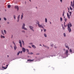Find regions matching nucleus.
I'll return each mask as SVG.
<instances>
[{
    "mask_svg": "<svg viewBox=\"0 0 74 74\" xmlns=\"http://www.w3.org/2000/svg\"><path fill=\"white\" fill-rule=\"evenodd\" d=\"M21 52L20 51H18V53H17V55L18 56L20 53Z\"/></svg>",
    "mask_w": 74,
    "mask_h": 74,
    "instance_id": "nucleus-22",
    "label": "nucleus"
},
{
    "mask_svg": "<svg viewBox=\"0 0 74 74\" xmlns=\"http://www.w3.org/2000/svg\"><path fill=\"white\" fill-rule=\"evenodd\" d=\"M67 15L68 18L69 19H70V15H69L68 13H67Z\"/></svg>",
    "mask_w": 74,
    "mask_h": 74,
    "instance_id": "nucleus-8",
    "label": "nucleus"
},
{
    "mask_svg": "<svg viewBox=\"0 0 74 74\" xmlns=\"http://www.w3.org/2000/svg\"><path fill=\"white\" fill-rule=\"evenodd\" d=\"M43 45V47H45V48L47 47V46L46 45Z\"/></svg>",
    "mask_w": 74,
    "mask_h": 74,
    "instance_id": "nucleus-35",
    "label": "nucleus"
},
{
    "mask_svg": "<svg viewBox=\"0 0 74 74\" xmlns=\"http://www.w3.org/2000/svg\"><path fill=\"white\" fill-rule=\"evenodd\" d=\"M50 24H51V22H50Z\"/></svg>",
    "mask_w": 74,
    "mask_h": 74,
    "instance_id": "nucleus-64",
    "label": "nucleus"
},
{
    "mask_svg": "<svg viewBox=\"0 0 74 74\" xmlns=\"http://www.w3.org/2000/svg\"><path fill=\"white\" fill-rule=\"evenodd\" d=\"M62 27L63 29V30H64V29H65L64 27H63V24H62Z\"/></svg>",
    "mask_w": 74,
    "mask_h": 74,
    "instance_id": "nucleus-29",
    "label": "nucleus"
},
{
    "mask_svg": "<svg viewBox=\"0 0 74 74\" xmlns=\"http://www.w3.org/2000/svg\"><path fill=\"white\" fill-rule=\"evenodd\" d=\"M64 27H66V25H64Z\"/></svg>",
    "mask_w": 74,
    "mask_h": 74,
    "instance_id": "nucleus-50",
    "label": "nucleus"
},
{
    "mask_svg": "<svg viewBox=\"0 0 74 74\" xmlns=\"http://www.w3.org/2000/svg\"><path fill=\"white\" fill-rule=\"evenodd\" d=\"M65 46L66 48H67L68 50H69V47L68 46V45L66 43L65 44Z\"/></svg>",
    "mask_w": 74,
    "mask_h": 74,
    "instance_id": "nucleus-7",
    "label": "nucleus"
},
{
    "mask_svg": "<svg viewBox=\"0 0 74 74\" xmlns=\"http://www.w3.org/2000/svg\"><path fill=\"white\" fill-rule=\"evenodd\" d=\"M38 26L39 27H40L41 28H44V27H43V26H42L41 25H40V24H39V22H38Z\"/></svg>",
    "mask_w": 74,
    "mask_h": 74,
    "instance_id": "nucleus-4",
    "label": "nucleus"
},
{
    "mask_svg": "<svg viewBox=\"0 0 74 74\" xmlns=\"http://www.w3.org/2000/svg\"><path fill=\"white\" fill-rule=\"evenodd\" d=\"M8 67V65H6V67Z\"/></svg>",
    "mask_w": 74,
    "mask_h": 74,
    "instance_id": "nucleus-57",
    "label": "nucleus"
},
{
    "mask_svg": "<svg viewBox=\"0 0 74 74\" xmlns=\"http://www.w3.org/2000/svg\"><path fill=\"white\" fill-rule=\"evenodd\" d=\"M23 18V14H22L21 15V19H22V18Z\"/></svg>",
    "mask_w": 74,
    "mask_h": 74,
    "instance_id": "nucleus-16",
    "label": "nucleus"
},
{
    "mask_svg": "<svg viewBox=\"0 0 74 74\" xmlns=\"http://www.w3.org/2000/svg\"><path fill=\"white\" fill-rule=\"evenodd\" d=\"M19 43L20 44H22V42H21V40H19Z\"/></svg>",
    "mask_w": 74,
    "mask_h": 74,
    "instance_id": "nucleus-19",
    "label": "nucleus"
},
{
    "mask_svg": "<svg viewBox=\"0 0 74 74\" xmlns=\"http://www.w3.org/2000/svg\"><path fill=\"white\" fill-rule=\"evenodd\" d=\"M69 51L70 52H72V50H71V49H70Z\"/></svg>",
    "mask_w": 74,
    "mask_h": 74,
    "instance_id": "nucleus-34",
    "label": "nucleus"
},
{
    "mask_svg": "<svg viewBox=\"0 0 74 74\" xmlns=\"http://www.w3.org/2000/svg\"><path fill=\"white\" fill-rule=\"evenodd\" d=\"M64 13H65L64 11H63V14H64Z\"/></svg>",
    "mask_w": 74,
    "mask_h": 74,
    "instance_id": "nucleus-46",
    "label": "nucleus"
},
{
    "mask_svg": "<svg viewBox=\"0 0 74 74\" xmlns=\"http://www.w3.org/2000/svg\"><path fill=\"white\" fill-rule=\"evenodd\" d=\"M54 48H57V46H56V45H55L54 46Z\"/></svg>",
    "mask_w": 74,
    "mask_h": 74,
    "instance_id": "nucleus-37",
    "label": "nucleus"
},
{
    "mask_svg": "<svg viewBox=\"0 0 74 74\" xmlns=\"http://www.w3.org/2000/svg\"><path fill=\"white\" fill-rule=\"evenodd\" d=\"M64 37H66V34L65 33H64Z\"/></svg>",
    "mask_w": 74,
    "mask_h": 74,
    "instance_id": "nucleus-38",
    "label": "nucleus"
},
{
    "mask_svg": "<svg viewBox=\"0 0 74 74\" xmlns=\"http://www.w3.org/2000/svg\"><path fill=\"white\" fill-rule=\"evenodd\" d=\"M34 61V60H28L27 61H29V62H33V61Z\"/></svg>",
    "mask_w": 74,
    "mask_h": 74,
    "instance_id": "nucleus-11",
    "label": "nucleus"
},
{
    "mask_svg": "<svg viewBox=\"0 0 74 74\" xmlns=\"http://www.w3.org/2000/svg\"><path fill=\"white\" fill-rule=\"evenodd\" d=\"M39 53H38V54H36V55H39Z\"/></svg>",
    "mask_w": 74,
    "mask_h": 74,
    "instance_id": "nucleus-63",
    "label": "nucleus"
},
{
    "mask_svg": "<svg viewBox=\"0 0 74 74\" xmlns=\"http://www.w3.org/2000/svg\"><path fill=\"white\" fill-rule=\"evenodd\" d=\"M40 46H41V44H40Z\"/></svg>",
    "mask_w": 74,
    "mask_h": 74,
    "instance_id": "nucleus-60",
    "label": "nucleus"
},
{
    "mask_svg": "<svg viewBox=\"0 0 74 74\" xmlns=\"http://www.w3.org/2000/svg\"><path fill=\"white\" fill-rule=\"evenodd\" d=\"M60 1L61 3H62V2H63V1L62 0H60Z\"/></svg>",
    "mask_w": 74,
    "mask_h": 74,
    "instance_id": "nucleus-43",
    "label": "nucleus"
},
{
    "mask_svg": "<svg viewBox=\"0 0 74 74\" xmlns=\"http://www.w3.org/2000/svg\"><path fill=\"white\" fill-rule=\"evenodd\" d=\"M42 30H43L42 29H41V32H42Z\"/></svg>",
    "mask_w": 74,
    "mask_h": 74,
    "instance_id": "nucleus-61",
    "label": "nucleus"
},
{
    "mask_svg": "<svg viewBox=\"0 0 74 74\" xmlns=\"http://www.w3.org/2000/svg\"><path fill=\"white\" fill-rule=\"evenodd\" d=\"M7 23L8 24H9V22H8Z\"/></svg>",
    "mask_w": 74,
    "mask_h": 74,
    "instance_id": "nucleus-56",
    "label": "nucleus"
},
{
    "mask_svg": "<svg viewBox=\"0 0 74 74\" xmlns=\"http://www.w3.org/2000/svg\"><path fill=\"white\" fill-rule=\"evenodd\" d=\"M29 54H31V55H33V53H28Z\"/></svg>",
    "mask_w": 74,
    "mask_h": 74,
    "instance_id": "nucleus-31",
    "label": "nucleus"
},
{
    "mask_svg": "<svg viewBox=\"0 0 74 74\" xmlns=\"http://www.w3.org/2000/svg\"><path fill=\"white\" fill-rule=\"evenodd\" d=\"M25 23L23 24L22 27V29H24V30H27V29L25 27Z\"/></svg>",
    "mask_w": 74,
    "mask_h": 74,
    "instance_id": "nucleus-2",
    "label": "nucleus"
},
{
    "mask_svg": "<svg viewBox=\"0 0 74 74\" xmlns=\"http://www.w3.org/2000/svg\"><path fill=\"white\" fill-rule=\"evenodd\" d=\"M7 57H8H8H9V55H8Z\"/></svg>",
    "mask_w": 74,
    "mask_h": 74,
    "instance_id": "nucleus-58",
    "label": "nucleus"
},
{
    "mask_svg": "<svg viewBox=\"0 0 74 74\" xmlns=\"http://www.w3.org/2000/svg\"><path fill=\"white\" fill-rule=\"evenodd\" d=\"M29 44H31V45H32L33 44V43H31Z\"/></svg>",
    "mask_w": 74,
    "mask_h": 74,
    "instance_id": "nucleus-52",
    "label": "nucleus"
},
{
    "mask_svg": "<svg viewBox=\"0 0 74 74\" xmlns=\"http://www.w3.org/2000/svg\"><path fill=\"white\" fill-rule=\"evenodd\" d=\"M22 42L23 43V45H25V43H24V41H23V40H22Z\"/></svg>",
    "mask_w": 74,
    "mask_h": 74,
    "instance_id": "nucleus-20",
    "label": "nucleus"
},
{
    "mask_svg": "<svg viewBox=\"0 0 74 74\" xmlns=\"http://www.w3.org/2000/svg\"><path fill=\"white\" fill-rule=\"evenodd\" d=\"M20 17V15H19L18 17V19H19V18Z\"/></svg>",
    "mask_w": 74,
    "mask_h": 74,
    "instance_id": "nucleus-30",
    "label": "nucleus"
},
{
    "mask_svg": "<svg viewBox=\"0 0 74 74\" xmlns=\"http://www.w3.org/2000/svg\"><path fill=\"white\" fill-rule=\"evenodd\" d=\"M45 22L46 23L47 22V18H45Z\"/></svg>",
    "mask_w": 74,
    "mask_h": 74,
    "instance_id": "nucleus-26",
    "label": "nucleus"
},
{
    "mask_svg": "<svg viewBox=\"0 0 74 74\" xmlns=\"http://www.w3.org/2000/svg\"><path fill=\"white\" fill-rule=\"evenodd\" d=\"M12 42L13 44H14V45H15V42H14V41H13Z\"/></svg>",
    "mask_w": 74,
    "mask_h": 74,
    "instance_id": "nucleus-33",
    "label": "nucleus"
},
{
    "mask_svg": "<svg viewBox=\"0 0 74 74\" xmlns=\"http://www.w3.org/2000/svg\"><path fill=\"white\" fill-rule=\"evenodd\" d=\"M69 14H69L70 16H71V14H72V12H69Z\"/></svg>",
    "mask_w": 74,
    "mask_h": 74,
    "instance_id": "nucleus-18",
    "label": "nucleus"
},
{
    "mask_svg": "<svg viewBox=\"0 0 74 74\" xmlns=\"http://www.w3.org/2000/svg\"><path fill=\"white\" fill-rule=\"evenodd\" d=\"M44 36L45 37H47V35L46 34H44Z\"/></svg>",
    "mask_w": 74,
    "mask_h": 74,
    "instance_id": "nucleus-28",
    "label": "nucleus"
},
{
    "mask_svg": "<svg viewBox=\"0 0 74 74\" xmlns=\"http://www.w3.org/2000/svg\"><path fill=\"white\" fill-rule=\"evenodd\" d=\"M29 27L31 30H32V31H33V32H34V30L33 29V27L32 26H29Z\"/></svg>",
    "mask_w": 74,
    "mask_h": 74,
    "instance_id": "nucleus-5",
    "label": "nucleus"
},
{
    "mask_svg": "<svg viewBox=\"0 0 74 74\" xmlns=\"http://www.w3.org/2000/svg\"><path fill=\"white\" fill-rule=\"evenodd\" d=\"M19 19H18L17 22H19Z\"/></svg>",
    "mask_w": 74,
    "mask_h": 74,
    "instance_id": "nucleus-49",
    "label": "nucleus"
},
{
    "mask_svg": "<svg viewBox=\"0 0 74 74\" xmlns=\"http://www.w3.org/2000/svg\"><path fill=\"white\" fill-rule=\"evenodd\" d=\"M4 20H5V21H6V20H7V19H6V18L4 17Z\"/></svg>",
    "mask_w": 74,
    "mask_h": 74,
    "instance_id": "nucleus-39",
    "label": "nucleus"
},
{
    "mask_svg": "<svg viewBox=\"0 0 74 74\" xmlns=\"http://www.w3.org/2000/svg\"><path fill=\"white\" fill-rule=\"evenodd\" d=\"M70 9L71 10H73V8H71V6H70Z\"/></svg>",
    "mask_w": 74,
    "mask_h": 74,
    "instance_id": "nucleus-23",
    "label": "nucleus"
},
{
    "mask_svg": "<svg viewBox=\"0 0 74 74\" xmlns=\"http://www.w3.org/2000/svg\"><path fill=\"white\" fill-rule=\"evenodd\" d=\"M8 8H10L11 7V5H8Z\"/></svg>",
    "mask_w": 74,
    "mask_h": 74,
    "instance_id": "nucleus-17",
    "label": "nucleus"
},
{
    "mask_svg": "<svg viewBox=\"0 0 74 74\" xmlns=\"http://www.w3.org/2000/svg\"><path fill=\"white\" fill-rule=\"evenodd\" d=\"M3 69H7V67H4L3 66L2 67Z\"/></svg>",
    "mask_w": 74,
    "mask_h": 74,
    "instance_id": "nucleus-24",
    "label": "nucleus"
},
{
    "mask_svg": "<svg viewBox=\"0 0 74 74\" xmlns=\"http://www.w3.org/2000/svg\"><path fill=\"white\" fill-rule=\"evenodd\" d=\"M29 48H32V47H30V46H29Z\"/></svg>",
    "mask_w": 74,
    "mask_h": 74,
    "instance_id": "nucleus-55",
    "label": "nucleus"
},
{
    "mask_svg": "<svg viewBox=\"0 0 74 74\" xmlns=\"http://www.w3.org/2000/svg\"><path fill=\"white\" fill-rule=\"evenodd\" d=\"M32 46L33 48H34V49H35L36 48V46H35V45H32Z\"/></svg>",
    "mask_w": 74,
    "mask_h": 74,
    "instance_id": "nucleus-14",
    "label": "nucleus"
},
{
    "mask_svg": "<svg viewBox=\"0 0 74 74\" xmlns=\"http://www.w3.org/2000/svg\"><path fill=\"white\" fill-rule=\"evenodd\" d=\"M71 26H72V25H71V23L70 22H69V23H68V30L69 33L71 32V29L70 28V27H71Z\"/></svg>",
    "mask_w": 74,
    "mask_h": 74,
    "instance_id": "nucleus-1",
    "label": "nucleus"
},
{
    "mask_svg": "<svg viewBox=\"0 0 74 74\" xmlns=\"http://www.w3.org/2000/svg\"><path fill=\"white\" fill-rule=\"evenodd\" d=\"M16 45H14V49L15 50H15L16 49Z\"/></svg>",
    "mask_w": 74,
    "mask_h": 74,
    "instance_id": "nucleus-12",
    "label": "nucleus"
},
{
    "mask_svg": "<svg viewBox=\"0 0 74 74\" xmlns=\"http://www.w3.org/2000/svg\"><path fill=\"white\" fill-rule=\"evenodd\" d=\"M14 16V19H15V17H16L15 15H14V16Z\"/></svg>",
    "mask_w": 74,
    "mask_h": 74,
    "instance_id": "nucleus-40",
    "label": "nucleus"
},
{
    "mask_svg": "<svg viewBox=\"0 0 74 74\" xmlns=\"http://www.w3.org/2000/svg\"><path fill=\"white\" fill-rule=\"evenodd\" d=\"M1 32L2 33V34L3 35V36H4V32H3V30H1Z\"/></svg>",
    "mask_w": 74,
    "mask_h": 74,
    "instance_id": "nucleus-13",
    "label": "nucleus"
},
{
    "mask_svg": "<svg viewBox=\"0 0 74 74\" xmlns=\"http://www.w3.org/2000/svg\"><path fill=\"white\" fill-rule=\"evenodd\" d=\"M4 33H5V34H6L7 32H6V31H5V30H4Z\"/></svg>",
    "mask_w": 74,
    "mask_h": 74,
    "instance_id": "nucleus-25",
    "label": "nucleus"
},
{
    "mask_svg": "<svg viewBox=\"0 0 74 74\" xmlns=\"http://www.w3.org/2000/svg\"><path fill=\"white\" fill-rule=\"evenodd\" d=\"M71 6L73 8H74V0H73V2L72 1L71 2Z\"/></svg>",
    "mask_w": 74,
    "mask_h": 74,
    "instance_id": "nucleus-3",
    "label": "nucleus"
},
{
    "mask_svg": "<svg viewBox=\"0 0 74 74\" xmlns=\"http://www.w3.org/2000/svg\"><path fill=\"white\" fill-rule=\"evenodd\" d=\"M46 48H47V49H49V47L48 46H47V47H46Z\"/></svg>",
    "mask_w": 74,
    "mask_h": 74,
    "instance_id": "nucleus-45",
    "label": "nucleus"
},
{
    "mask_svg": "<svg viewBox=\"0 0 74 74\" xmlns=\"http://www.w3.org/2000/svg\"><path fill=\"white\" fill-rule=\"evenodd\" d=\"M22 44H20V46L21 47H22Z\"/></svg>",
    "mask_w": 74,
    "mask_h": 74,
    "instance_id": "nucleus-42",
    "label": "nucleus"
},
{
    "mask_svg": "<svg viewBox=\"0 0 74 74\" xmlns=\"http://www.w3.org/2000/svg\"><path fill=\"white\" fill-rule=\"evenodd\" d=\"M22 51L23 52H26V49L23 47L22 48Z\"/></svg>",
    "mask_w": 74,
    "mask_h": 74,
    "instance_id": "nucleus-9",
    "label": "nucleus"
},
{
    "mask_svg": "<svg viewBox=\"0 0 74 74\" xmlns=\"http://www.w3.org/2000/svg\"><path fill=\"white\" fill-rule=\"evenodd\" d=\"M1 18H0V21H1Z\"/></svg>",
    "mask_w": 74,
    "mask_h": 74,
    "instance_id": "nucleus-59",
    "label": "nucleus"
},
{
    "mask_svg": "<svg viewBox=\"0 0 74 74\" xmlns=\"http://www.w3.org/2000/svg\"><path fill=\"white\" fill-rule=\"evenodd\" d=\"M64 16V14H62V16Z\"/></svg>",
    "mask_w": 74,
    "mask_h": 74,
    "instance_id": "nucleus-47",
    "label": "nucleus"
},
{
    "mask_svg": "<svg viewBox=\"0 0 74 74\" xmlns=\"http://www.w3.org/2000/svg\"><path fill=\"white\" fill-rule=\"evenodd\" d=\"M20 53L21 54H22V51H21V52H20Z\"/></svg>",
    "mask_w": 74,
    "mask_h": 74,
    "instance_id": "nucleus-48",
    "label": "nucleus"
},
{
    "mask_svg": "<svg viewBox=\"0 0 74 74\" xmlns=\"http://www.w3.org/2000/svg\"><path fill=\"white\" fill-rule=\"evenodd\" d=\"M68 53H69V50H66L65 53V54H66V55H68Z\"/></svg>",
    "mask_w": 74,
    "mask_h": 74,
    "instance_id": "nucleus-6",
    "label": "nucleus"
},
{
    "mask_svg": "<svg viewBox=\"0 0 74 74\" xmlns=\"http://www.w3.org/2000/svg\"><path fill=\"white\" fill-rule=\"evenodd\" d=\"M60 20L61 22H62V21H63V19L62 18V17L60 18Z\"/></svg>",
    "mask_w": 74,
    "mask_h": 74,
    "instance_id": "nucleus-21",
    "label": "nucleus"
},
{
    "mask_svg": "<svg viewBox=\"0 0 74 74\" xmlns=\"http://www.w3.org/2000/svg\"><path fill=\"white\" fill-rule=\"evenodd\" d=\"M1 38H5V36H2V35H1Z\"/></svg>",
    "mask_w": 74,
    "mask_h": 74,
    "instance_id": "nucleus-15",
    "label": "nucleus"
},
{
    "mask_svg": "<svg viewBox=\"0 0 74 74\" xmlns=\"http://www.w3.org/2000/svg\"><path fill=\"white\" fill-rule=\"evenodd\" d=\"M64 20V21L66 22L67 21V18H65Z\"/></svg>",
    "mask_w": 74,
    "mask_h": 74,
    "instance_id": "nucleus-27",
    "label": "nucleus"
},
{
    "mask_svg": "<svg viewBox=\"0 0 74 74\" xmlns=\"http://www.w3.org/2000/svg\"><path fill=\"white\" fill-rule=\"evenodd\" d=\"M22 32H23V33H25V32L24 31H22Z\"/></svg>",
    "mask_w": 74,
    "mask_h": 74,
    "instance_id": "nucleus-41",
    "label": "nucleus"
},
{
    "mask_svg": "<svg viewBox=\"0 0 74 74\" xmlns=\"http://www.w3.org/2000/svg\"><path fill=\"white\" fill-rule=\"evenodd\" d=\"M68 10L69 11L70 10V9H69V8L68 7Z\"/></svg>",
    "mask_w": 74,
    "mask_h": 74,
    "instance_id": "nucleus-53",
    "label": "nucleus"
},
{
    "mask_svg": "<svg viewBox=\"0 0 74 74\" xmlns=\"http://www.w3.org/2000/svg\"><path fill=\"white\" fill-rule=\"evenodd\" d=\"M26 51H27V52H29V50H28V49H27L26 50Z\"/></svg>",
    "mask_w": 74,
    "mask_h": 74,
    "instance_id": "nucleus-36",
    "label": "nucleus"
},
{
    "mask_svg": "<svg viewBox=\"0 0 74 74\" xmlns=\"http://www.w3.org/2000/svg\"><path fill=\"white\" fill-rule=\"evenodd\" d=\"M65 24H66V23L65 22H64V25H65Z\"/></svg>",
    "mask_w": 74,
    "mask_h": 74,
    "instance_id": "nucleus-51",
    "label": "nucleus"
},
{
    "mask_svg": "<svg viewBox=\"0 0 74 74\" xmlns=\"http://www.w3.org/2000/svg\"><path fill=\"white\" fill-rule=\"evenodd\" d=\"M15 8L16 9H17L18 11V10H19V8H18V6H15Z\"/></svg>",
    "mask_w": 74,
    "mask_h": 74,
    "instance_id": "nucleus-10",
    "label": "nucleus"
},
{
    "mask_svg": "<svg viewBox=\"0 0 74 74\" xmlns=\"http://www.w3.org/2000/svg\"><path fill=\"white\" fill-rule=\"evenodd\" d=\"M12 38L13 37V35H12Z\"/></svg>",
    "mask_w": 74,
    "mask_h": 74,
    "instance_id": "nucleus-62",
    "label": "nucleus"
},
{
    "mask_svg": "<svg viewBox=\"0 0 74 74\" xmlns=\"http://www.w3.org/2000/svg\"><path fill=\"white\" fill-rule=\"evenodd\" d=\"M51 47H53V44H51Z\"/></svg>",
    "mask_w": 74,
    "mask_h": 74,
    "instance_id": "nucleus-32",
    "label": "nucleus"
},
{
    "mask_svg": "<svg viewBox=\"0 0 74 74\" xmlns=\"http://www.w3.org/2000/svg\"><path fill=\"white\" fill-rule=\"evenodd\" d=\"M44 31L45 32H46V29H44Z\"/></svg>",
    "mask_w": 74,
    "mask_h": 74,
    "instance_id": "nucleus-44",
    "label": "nucleus"
},
{
    "mask_svg": "<svg viewBox=\"0 0 74 74\" xmlns=\"http://www.w3.org/2000/svg\"><path fill=\"white\" fill-rule=\"evenodd\" d=\"M63 17H64V19L66 18H65V16H63Z\"/></svg>",
    "mask_w": 74,
    "mask_h": 74,
    "instance_id": "nucleus-54",
    "label": "nucleus"
}]
</instances>
